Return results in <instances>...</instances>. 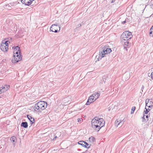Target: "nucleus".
Instances as JSON below:
<instances>
[{
	"mask_svg": "<svg viewBox=\"0 0 153 153\" xmlns=\"http://www.w3.org/2000/svg\"><path fill=\"white\" fill-rule=\"evenodd\" d=\"M47 106V104L46 102L41 101L35 104L34 111L38 112H40L44 110Z\"/></svg>",
	"mask_w": 153,
	"mask_h": 153,
	"instance_id": "obj_1",
	"label": "nucleus"
},
{
	"mask_svg": "<svg viewBox=\"0 0 153 153\" xmlns=\"http://www.w3.org/2000/svg\"><path fill=\"white\" fill-rule=\"evenodd\" d=\"M78 122H81V119H80V118H78Z\"/></svg>",
	"mask_w": 153,
	"mask_h": 153,
	"instance_id": "obj_38",
	"label": "nucleus"
},
{
	"mask_svg": "<svg viewBox=\"0 0 153 153\" xmlns=\"http://www.w3.org/2000/svg\"><path fill=\"white\" fill-rule=\"evenodd\" d=\"M10 86L8 85H5L0 87V94L7 91L9 88Z\"/></svg>",
	"mask_w": 153,
	"mask_h": 153,
	"instance_id": "obj_8",
	"label": "nucleus"
},
{
	"mask_svg": "<svg viewBox=\"0 0 153 153\" xmlns=\"http://www.w3.org/2000/svg\"><path fill=\"white\" fill-rule=\"evenodd\" d=\"M27 117L28 119L30 120L31 125L34 123L35 120L34 118L32 117L29 115H27Z\"/></svg>",
	"mask_w": 153,
	"mask_h": 153,
	"instance_id": "obj_13",
	"label": "nucleus"
},
{
	"mask_svg": "<svg viewBox=\"0 0 153 153\" xmlns=\"http://www.w3.org/2000/svg\"><path fill=\"white\" fill-rule=\"evenodd\" d=\"M57 138V137L56 136L53 139V140H56V139Z\"/></svg>",
	"mask_w": 153,
	"mask_h": 153,
	"instance_id": "obj_39",
	"label": "nucleus"
},
{
	"mask_svg": "<svg viewBox=\"0 0 153 153\" xmlns=\"http://www.w3.org/2000/svg\"><path fill=\"white\" fill-rule=\"evenodd\" d=\"M91 103H92V102L89 100H88L87 102L86 103V105H89Z\"/></svg>",
	"mask_w": 153,
	"mask_h": 153,
	"instance_id": "obj_31",
	"label": "nucleus"
},
{
	"mask_svg": "<svg viewBox=\"0 0 153 153\" xmlns=\"http://www.w3.org/2000/svg\"><path fill=\"white\" fill-rule=\"evenodd\" d=\"M145 109H146V110H144V114H147L150 111V109L149 108H146V107H145Z\"/></svg>",
	"mask_w": 153,
	"mask_h": 153,
	"instance_id": "obj_26",
	"label": "nucleus"
},
{
	"mask_svg": "<svg viewBox=\"0 0 153 153\" xmlns=\"http://www.w3.org/2000/svg\"><path fill=\"white\" fill-rule=\"evenodd\" d=\"M130 40V39H124L121 37V41L122 44L123 45H126L127 46L129 47L131 45V43L129 42Z\"/></svg>",
	"mask_w": 153,
	"mask_h": 153,
	"instance_id": "obj_6",
	"label": "nucleus"
},
{
	"mask_svg": "<svg viewBox=\"0 0 153 153\" xmlns=\"http://www.w3.org/2000/svg\"><path fill=\"white\" fill-rule=\"evenodd\" d=\"M1 43H3V44H6L5 45H6V47H8V43H10V42H9L8 41H4L3 40L2 42Z\"/></svg>",
	"mask_w": 153,
	"mask_h": 153,
	"instance_id": "obj_21",
	"label": "nucleus"
},
{
	"mask_svg": "<svg viewBox=\"0 0 153 153\" xmlns=\"http://www.w3.org/2000/svg\"><path fill=\"white\" fill-rule=\"evenodd\" d=\"M119 122L122 123V124H120V126H121L124 123V122L122 120H119Z\"/></svg>",
	"mask_w": 153,
	"mask_h": 153,
	"instance_id": "obj_30",
	"label": "nucleus"
},
{
	"mask_svg": "<svg viewBox=\"0 0 153 153\" xmlns=\"http://www.w3.org/2000/svg\"><path fill=\"white\" fill-rule=\"evenodd\" d=\"M121 37L124 39H131L132 37V35L130 32L126 31L122 34Z\"/></svg>",
	"mask_w": 153,
	"mask_h": 153,
	"instance_id": "obj_3",
	"label": "nucleus"
},
{
	"mask_svg": "<svg viewBox=\"0 0 153 153\" xmlns=\"http://www.w3.org/2000/svg\"><path fill=\"white\" fill-rule=\"evenodd\" d=\"M21 55H20L19 57L18 58L16 57V55H13V58L14 59H13L12 60V62L13 63H15L16 62H18L19 61H20L22 59V57L21 56Z\"/></svg>",
	"mask_w": 153,
	"mask_h": 153,
	"instance_id": "obj_11",
	"label": "nucleus"
},
{
	"mask_svg": "<svg viewBox=\"0 0 153 153\" xmlns=\"http://www.w3.org/2000/svg\"><path fill=\"white\" fill-rule=\"evenodd\" d=\"M13 49L14 50V51L20 50L19 47L18 46H16V47H13Z\"/></svg>",
	"mask_w": 153,
	"mask_h": 153,
	"instance_id": "obj_22",
	"label": "nucleus"
},
{
	"mask_svg": "<svg viewBox=\"0 0 153 153\" xmlns=\"http://www.w3.org/2000/svg\"><path fill=\"white\" fill-rule=\"evenodd\" d=\"M101 53V51H100L99 55H97L96 56V62H97V61H99L100 60V59H101V58H102L103 57H102V56L100 55V54Z\"/></svg>",
	"mask_w": 153,
	"mask_h": 153,
	"instance_id": "obj_15",
	"label": "nucleus"
},
{
	"mask_svg": "<svg viewBox=\"0 0 153 153\" xmlns=\"http://www.w3.org/2000/svg\"><path fill=\"white\" fill-rule=\"evenodd\" d=\"M21 126L22 127H23L24 128H27L28 127V124L27 122H22V123Z\"/></svg>",
	"mask_w": 153,
	"mask_h": 153,
	"instance_id": "obj_16",
	"label": "nucleus"
},
{
	"mask_svg": "<svg viewBox=\"0 0 153 153\" xmlns=\"http://www.w3.org/2000/svg\"><path fill=\"white\" fill-rule=\"evenodd\" d=\"M94 99H95L94 98V97H93L91 95L88 98V100H89L91 102H92L96 100H95Z\"/></svg>",
	"mask_w": 153,
	"mask_h": 153,
	"instance_id": "obj_19",
	"label": "nucleus"
},
{
	"mask_svg": "<svg viewBox=\"0 0 153 153\" xmlns=\"http://www.w3.org/2000/svg\"><path fill=\"white\" fill-rule=\"evenodd\" d=\"M126 48H127L125 46H124V49H126Z\"/></svg>",
	"mask_w": 153,
	"mask_h": 153,
	"instance_id": "obj_43",
	"label": "nucleus"
},
{
	"mask_svg": "<svg viewBox=\"0 0 153 153\" xmlns=\"http://www.w3.org/2000/svg\"><path fill=\"white\" fill-rule=\"evenodd\" d=\"M135 109V106L131 108V113L132 114L134 113V111Z\"/></svg>",
	"mask_w": 153,
	"mask_h": 153,
	"instance_id": "obj_29",
	"label": "nucleus"
},
{
	"mask_svg": "<svg viewBox=\"0 0 153 153\" xmlns=\"http://www.w3.org/2000/svg\"><path fill=\"white\" fill-rule=\"evenodd\" d=\"M149 35L150 36L153 37V25L152 27L150 29V32Z\"/></svg>",
	"mask_w": 153,
	"mask_h": 153,
	"instance_id": "obj_18",
	"label": "nucleus"
},
{
	"mask_svg": "<svg viewBox=\"0 0 153 153\" xmlns=\"http://www.w3.org/2000/svg\"><path fill=\"white\" fill-rule=\"evenodd\" d=\"M128 20H127V22H128Z\"/></svg>",
	"mask_w": 153,
	"mask_h": 153,
	"instance_id": "obj_46",
	"label": "nucleus"
},
{
	"mask_svg": "<svg viewBox=\"0 0 153 153\" xmlns=\"http://www.w3.org/2000/svg\"><path fill=\"white\" fill-rule=\"evenodd\" d=\"M111 52V50L110 48H105L101 51V53L100 55L102 56V57H105V54L110 53Z\"/></svg>",
	"mask_w": 153,
	"mask_h": 153,
	"instance_id": "obj_5",
	"label": "nucleus"
},
{
	"mask_svg": "<svg viewBox=\"0 0 153 153\" xmlns=\"http://www.w3.org/2000/svg\"><path fill=\"white\" fill-rule=\"evenodd\" d=\"M127 20H128V19H127V18H126L125 20L123 21V22H122V23L123 24H125L126 22H127Z\"/></svg>",
	"mask_w": 153,
	"mask_h": 153,
	"instance_id": "obj_32",
	"label": "nucleus"
},
{
	"mask_svg": "<svg viewBox=\"0 0 153 153\" xmlns=\"http://www.w3.org/2000/svg\"><path fill=\"white\" fill-rule=\"evenodd\" d=\"M6 44H3V43H1V45L0 46V48L1 50L4 52H6L7 51L8 48V47H6Z\"/></svg>",
	"mask_w": 153,
	"mask_h": 153,
	"instance_id": "obj_10",
	"label": "nucleus"
},
{
	"mask_svg": "<svg viewBox=\"0 0 153 153\" xmlns=\"http://www.w3.org/2000/svg\"><path fill=\"white\" fill-rule=\"evenodd\" d=\"M144 88V86L143 85H142V88H141V90H142V91H143V90Z\"/></svg>",
	"mask_w": 153,
	"mask_h": 153,
	"instance_id": "obj_37",
	"label": "nucleus"
},
{
	"mask_svg": "<svg viewBox=\"0 0 153 153\" xmlns=\"http://www.w3.org/2000/svg\"><path fill=\"white\" fill-rule=\"evenodd\" d=\"M81 24H79L78 25V27H80L81 26Z\"/></svg>",
	"mask_w": 153,
	"mask_h": 153,
	"instance_id": "obj_40",
	"label": "nucleus"
},
{
	"mask_svg": "<svg viewBox=\"0 0 153 153\" xmlns=\"http://www.w3.org/2000/svg\"><path fill=\"white\" fill-rule=\"evenodd\" d=\"M146 108L147 106L149 108L152 107L153 105V101L152 99H147L146 101Z\"/></svg>",
	"mask_w": 153,
	"mask_h": 153,
	"instance_id": "obj_7",
	"label": "nucleus"
},
{
	"mask_svg": "<svg viewBox=\"0 0 153 153\" xmlns=\"http://www.w3.org/2000/svg\"><path fill=\"white\" fill-rule=\"evenodd\" d=\"M85 142L83 141H80L78 142V144L80 145H81L82 146L85 145Z\"/></svg>",
	"mask_w": 153,
	"mask_h": 153,
	"instance_id": "obj_20",
	"label": "nucleus"
},
{
	"mask_svg": "<svg viewBox=\"0 0 153 153\" xmlns=\"http://www.w3.org/2000/svg\"><path fill=\"white\" fill-rule=\"evenodd\" d=\"M60 29L59 25H52L50 28V30L53 32L57 33Z\"/></svg>",
	"mask_w": 153,
	"mask_h": 153,
	"instance_id": "obj_4",
	"label": "nucleus"
},
{
	"mask_svg": "<svg viewBox=\"0 0 153 153\" xmlns=\"http://www.w3.org/2000/svg\"><path fill=\"white\" fill-rule=\"evenodd\" d=\"M19 55H20V54H19V55L17 54V55H16V57L18 58L19 56Z\"/></svg>",
	"mask_w": 153,
	"mask_h": 153,
	"instance_id": "obj_36",
	"label": "nucleus"
},
{
	"mask_svg": "<svg viewBox=\"0 0 153 153\" xmlns=\"http://www.w3.org/2000/svg\"><path fill=\"white\" fill-rule=\"evenodd\" d=\"M151 78L152 79H153V72H152V73H151Z\"/></svg>",
	"mask_w": 153,
	"mask_h": 153,
	"instance_id": "obj_35",
	"label": "nucleus"
},
{
	"mask_svg": "<svg viewBox=\"0 0 153 153\" xmlns=\"http://www.w3.org/2000/svg\"><path fill=\"white\" fill-rule=\"evenodd\" d=\"M11 141H13V143L16 142V137L15 136L12 137L10 139Z\"/></svg>",
	"mask_w": 153,
	"mask_h": 153,
	"instance_id": "obj_23",
	"label": "nucleus"
},
{
	"mask_svg": "<svg viewBox=\"0 0 153 153\" xmlns=\"http://www.w3.org/2000/svg\"><path fill=\"white\" fill-rule=\"evenodd\" d=\"M89 140L90 142H93L95 140V138L91 136L89 138Z\"/></svg>",
	"mask_w": 153,
	"mask_h": 153,
	"instance_id": "obj_27",
	"label": "nucleus"
},
{
	"mask_svg": "<svg viewBox=\"0 0 153 153\" xmlns=\"http://www.w3.org/2000/svg\"><path fill=\"white\" fill-rule=\"evenodd\" d=\"M78 151H81V150L80 149H78Z\"/></svg>",
	"mask_w": 153,
	"mask_h": 153,
	"instance_id": "obj_45",
	"label": "nucleus"
},
{
	"mask_svg": "<svg viewBox=\"0 0 153 153\" xmlns=\"http://www.w3.org/2000/svg\"><path fill=\"white\" fill-rule=\"evenodd\" d=\"M105 122L102 118H99L98 117H95L94 119L91 121V125H99L101 127H103L105 125Z\"/></svg>",
	"mask_w": 153,
	"mask_h": 153,
	"instance_id": "obj_2",
	"label": "nucleus"
},
{
	"mask_svg": "<svg viewBox=\"0 0 153 153\" xmlns=\"http://www.w3.org/2000/svg\"><path fill=\"white\" fill-rule=\"evenodd\" d=\"M34 0H21V2L23 4L29 6L31 4L32 1Z\"/></svg>",
	"mask_w": 153,
	"mask_h": 153,
	"instance_id": "obj_9",
	"label": "nucleus"
},
{
	"mask_svg": "<svg viewBox=\"0 0 153 153\" xmlns=\"http://www.w3.org/2000/svg\"><path fill=\"white\" fill-rule=\"evenodd\" d=\"M122 123L119 122V119L117 120L115 122V125L117 127L120 126V124H122Z\"/></svg>",
	"mask_w": 153,
	"mask_h": 153,
	"instance_id": "obj_17",
	"label": "nucleus"
},
{
	"mask_svg": "<svg viewBox=\"0 0 153 153\" xmlns=\"http://www.w3.org/2000/svg\"><path fill=\"white\" fill-rule=\"evenodd\" d=\"M103 81L104 82V83L105 82V79H103Z\"/></svg>",
	"mask_w": 153,
	"mask_h": 153,
	"instance_id": "obj_42",
	"label": "nucleus"
},
{
	"mask_svg": "<svg viewBox=\"0 0 153 153\" xmlns=\"http://www.w3.org/2000/svg\"><path fill=\"white\" fill-rule=\"evenodd\" d=\"M83 147L86 148L88 149L90 147V145L88 144L87 143L85 142V145H84V146H83Z\"/></svg>",
	"mask_w": 153,
	"mask_h": 153,
	"instance_id": "obj_24",
	"label": "nucleus"
},
{
	"mask_svg": "<svg viewBox=\"0 0 153 153\" xmlns=\"http://www.w3.org/2000/svg\"><path fill=\"white\" fill-rule=\"evenodd\" d=\"M100 92H95L94 93L92 94L91 96L94 97V98L95 99V100H97L99 97L100 95Z\"/></svg>",
	"mask_w": 153,
	"mask_h": 153,
	"instance_id": "obj_14",
	"label": "nucleus"
},
{
	"mask_svg": "<svg viewBox=\"0 0 153 153\" xmlns=\"http://www.w3.org/2000/svg\"><path fill=\"white\" fill-rule=\"evenodd\" d=\"M10 4L11 5V6H13V3H10Z\"/></svg>",
	"mask_w": 153,
	"mask_h": 153,
	"instance_id": "obj_44",
	"label": "nucleus"
},
{
	"mask_svg": "<svg viewBox=\"0 0 153 153\" xmlns=\"http://www.w3.org/2000/svg\"><path fill=\"white\" fill-rule=\"evenodd\" d=\"M115 1V0H112L111 1V3H114V2Z\"/></svg>",
	"mask_w": 153,
	"mask_h": 153,
	"instance_id": "obj_41",
	"label": "nucleus"
},
{
	"mask_svg": "<svg viewBox=\"0 0 153 153\" xmlns=\"http://www.w3.org/2000/svg\"><path fill=\"white\" fill-rule=\"evenodd\" d=\"M4 8L7 9H8L9 10H10L11 9V6L9 4H7L5 5Z\"/></svg>",
	"mask_w": 153,
	"mask_h": 153,
	"instance_id": "obj_25",
	"label": "nucleus"
},
{
	"mask_svg": "<svg viewBox=\"0 0 153 153\" xmlns=\"http://www.w3.org/2000/svg\"><path fill=\"white\" fill-rule=\"evenodd\" d=\"M14 55H17V54H18V53H21L20 52V50L19 51H14Z\"/></svg>",
	"mask_w": 153,
	"mask_h": 153,
	"instance_id": "obj_28",
	"label": "nucleus"
},
{
	"mask_svg": "<svg viewBox=\"0 0 153 153\" xmlns=\"http://www.w3.org/2000/svg\"><path fill=\"white\" fill-rule=\"evenodd\" d=\"M92 128L95 130L98 131L102 127L100 126L99 125H92Z\"/></svg>",
	"mask_w": 153,
	"mask_h": 153,
	"instance_id": "obj_12",
	"label": "nucleus"
},
{
	"mask_svg": "<svg viewBox=\"0 0 153 153\" xmlns=\"http://www.w3.org/2000/svg\"><path fill=\"white\" fill-rule=\"evenodd\" d=\"M149 104L150 105V103L149 102Z\"/></svg>",
	"mask_w": 153,
	"mask_h": 153,
	"instance_id": "obj_47",
	"label": "nucleus"
},
{
	"mask_svg": "<svg viewBox=\"0 0 153 153\" xmlns=\"http://www.w3.org/2000/svg\"><path fill=\"white\" fill-rule=\"evenodd\" d=\"M142 118L143 119L142 120V122H144L145 120V116L144 115L143 117H142Z\"/></svg>",
	"mask_w": 153,
	"mask_h": 153,
	"instance_id": "obj_34",
	"label": "nucleus"
},
{
	"mask_svg": "<svg viewBox=\"0 0 153 153\" xmlns=\"http://www.w3.org/2000/svg\"><path fill=\"white\" fill-rule=\"evenodd\" d=\"M144 116H146V118H148L149 117V114H144Z\"/></svg>",
	"mask_w": 153,
	"mask_h": 153,
	"instance_id": "obj_33",
	"label": "nucleus"
}]
</instances>
